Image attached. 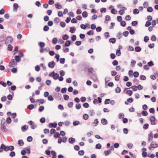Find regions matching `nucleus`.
Returning a JSON list of instances; mask_svg holds the SVG:
<instances>
[{
	"mask_svg": "<svg viewBox=\"0 0 158 158\" xmlns=\"http://www.w3.org/2000/svg\"><path fill=\"white\" fill-rule=\"evenodd\" d=\"M23 56V54L22 52H20L18 55L15 56L14 58L17 62H19L21 61V58Z\"/></svg>",
	"mask_w": 158,
	"mask_h": 158,
	"instance_id": "f257e3e1",
	"label": "nucleus"
},
{
	"mask_svg": "<svg viewBox=\"0 0 158 158\" xmlns=\"http://www.w3.org/2000/svg\"><path fill=\"white\" fill-rule=\"evenodd\" d=\"M49 76L52 77L55 80H56L59 78V75L57 73H55L54 71L52 72L49 74Z\"/></svg>",
	"mask_w": 158,
	"mask_h": 158,
	"instance_id": "f03ea898",
	"label": "nucleus"
},
{
	"mask_svg": "<svg viewBox=\"0 0 158 158\" xmlns=\"http://www.w3.org/2000/svg\"><path fill=\"white\" fill-rule=\"evenodd\" d=\"M17 62L15 61L14 59H12L9 63V66L10 67H13L16 66Z\"/></svg>",
	"mask_w": 158,
	"mask_h": 158,
	"instance_id": "7ed1b4c3",
	"label": "nucleus"
},
{
	"mask_svg": "<svg viewBox=\"0 0 158 158\" xmlns=\"http://www.w3.org/2000/svg\"><path fill=\"white\" fill-rule=\"evenodd\" d=\"M13 40V38L10 36H8L6 40L5 44H8L11 43Z\"/></svg>",
	"mask_w": 158,
	"mask_h": 158,
	"instance_id": "20e7f679",
	"label": "nucleus"
},
{
	"mask_svg": "<svg viewBox=\"0 0 158 158\" xmlns=\"http://www.w3.org/2000/svg\"><path fill=\"white\" fill-rule=\"evenodd\" d=\"M102 102V98L100 97H98V99L95 98L93 101V102L94 104H96L98 103H101Z\"/></svg>",
	"mask_w": 158,
	"mask_h": 158,
	"instance_id": "39448f33",
	"label": "nucleus"
},
{
	"mask_svg": "<svg viewBox=\"0 0 158 158\" xmlns=\"http://www.w3.org/2000/svg\"><path fill=\"white\" fill-rule=\"evenodd\" d=\"M155 118L154 116H151V117L150 120L151 121V124L152 125H155L156 124V123L155 122Z\"/></svg>",
	"mask_w": 158,
	"mask_h": 158,
	"instance_id": "423d86ee",
	"label": "nucleus"
},
{
	"mask_svg": "<svg viewBox=\"0 0 158 158\" xmlns=\"http://www.w3.org/2000/svg\"><path fill=\"white\" fill-rule=\"evenodd\" d=\"M55 65V63L53 61L49 62L48 64V66L51 68H53Z\"/></svg>",
	"mask_w": 158,
	"mask_h": 158,
	"instance_id": "0eeeda50",
	"label": "nucleus"
},
{
	"mask_svg": "<svg viewBox=\"0 0 158 158\" xmlns=\"http://www.w3.org/2000/svg\"><path fill=\"white\" fill-rule=\"evenodd\" d=\"M151 145L152 146V148H156L158 147V144L154 141L152 142L151 143Z\"/></svg>",
	"mask_w": 158,
	"mask_h": 158,
	"instance_id": "6e6552de",
	"label": "nucleus"
},
{
	"mask_svg": "<svg viewBox=\"0 0 158 158\" xmlns=\"http://www.w3.org/2000/svg\"><path fill=\"white\" fill-rule=\"evenodd\" d=\"M101 122L103 125H106L108 123L107 120L104 118H103L101 119Z\"/></svg>",
	"mask_w": 158,
	"mask_h": 158,
	"instance_id": "1a4fd4ad",
	"label": "nucleus"
},
{
	"mask_svg": "<svg viewBox=\"0 0 158 158\" xmlns=\"http://www.w3.org/2000/svg\"><path fill=\"white\" fill-rule=\"evenodd\" d=\"M57 126V124L56 123H50L48 125V127L50 128H51L52 127L55 128Z\"/></svg>",
	"mask_w": 158,
	"mask_h": 158,
	"instance_id": "9d476101",
	"label": "nucleus"
},
{
	"mask_svg": "<svg viewBox=\"0 0 158 158\" xmlns=\"http://www.w3.org/2000/svg\"><path fill=\"white\" fill-rule=\"evenodd\" d=\"M153 138V133L152 132H151L150 134L148 135V140L149 141L150 140H152Z\"/></svg>",
	"mask_w": 158,
	"mask_h": 158,
	"instance_id": "9b49d317",
	"label": "nucleus"
},
{
	"mask_svg": "<svg viewBox=\"0 0 158 158\" xmlns=\"http://www.w3.org/2000/svg\"><path fill=\"white\" fill-rule=\"evenodd\" d=\"M38 45L41 48H43L45 45V44L43 42H39Z\"/></svg>",
	"mask_w": 158,
	"mask_h": 158,
	"instance_id": "f8f14e48",
	"label": "nucleus"
},
{
	"mask_svg": "<svg viewBox=\"0 0 158 158\" xmlns=\"http://www.w3.org/2000/svg\"><path fill=\"white\" fill-rule=\"evenodd\" d=\"M33 122L31 121H30V125H31V128L32 129H34L37 126L36 125L33 124Z\"/></svg>",
	"mask_w": 158,
	"mask_h": 158,
	"instance_id": "ddd939ff",
	"label": "nucleus"
},
{
	"mask_svg": "<svg viewBox=\"0 0 158 158\" xmlns=\"http://www.w3.org/2000/svg\"><path fill=\"white\" fill-rule=\"evenodd\" d=\"M55 5L56 7L58 9H61L62 7V6L60 5L58 3L55 4Z\"/></svg>",
	"mask_w": 158,
	"mask_h": 158,
	"instance_id": "4468645a",
	"label": "nucleus"
},
{
	"mask_svg": "<svg viewBox=\"0 0 158 158\" xmlns=\"http://www.w3.org/2000/svg\"><path fill=\"white\" fill-rule=\"evenodd\" d=\"M69 143H73L75 142V139L72 137L70 138L69 139Z\"/></svg>",
	"mask_w": 158,
	"mask_h": 158,
	"instance_id": "2eb2a0df",
	"label": "nucleus"
},
{
	"mask_svg": "<svg viewBox=\"0 0 158 158\" xmlns=\"http://www.w3.org/2000/svg\"><path fill=\"white\" fill-rule=\"evenodd\" d=\"M28 127L26 125H25L24 126H23L22 128L21 129L23 131H26V130L28 129Z\"/></svg>",
	"mask_w": 158,
	"mask_h": 158,
	"instance_id": "dca6fc26",
	"label": "nucleus"
},
{
	"mask_svg": "<svg viewBox=\"0 0 158 158\" xmlns=\"http://www.w3.org/2000/svg\"><path fill=\"white\" fill-rule=\"evenodd\" d=\"M76 30V29L74 27H71L70 28L69 31L71 33H74Z\"/></svg>",
	"mask_w": 158,
	"mask_h": 158,
	"instance_id": "f3484780",
	"label": "nucleus"
},
{
	"mask_svg": "<svg viewBox=\"0 0 158 158\" xmlns=\"http://www.w3.org/2000/svg\"><path fill=\"white\" fill-rule=\"evenodd\" d=\"M106 19H105V23H107V22L110 20V16L108 15H107L106 16Z\"/></svg>",
	"mask_w": 158,
	"mask_h": 158,
	"instance_id": "a211bd4d",
	"label": "nucleus"
},
{
	"mask_svg": "<svg viewBox=\"0 0 158 158\" xmlns=\"http://www.w3.org/2000/svg\"><path fill=\"white\" fill-rule=\"evenodd\" d=\"M1 129L2 131L4 132H6L7 131L5 126L3 125L1 126Z\"/></svg>",
	"mask_w": 158,
	"mask_h": 158,
	"instance_id": "6ab92c4d",
	"label": "nucleus"
},
{
	"mask_svg": "<svg viewBox=\"0 0 158 158\" xmlns=\"http://www.w3.org/2000/svg\"><path fill=\"white\" fill-rule=\"evenodd\" d=\"M98 123L99 121H98V119L97 118L96 119L94 120V122L93 123V126H96L98 125Z\"/></svg>",
	"mask_w": 158,
	"mask_h": 158,
	"instance_id": "aec40b11",
	"label": "nucleus"
},
{
	"mask_svg": "<svg viewBox=\"0 0 158 158\" xmlns=\"http://www.w3.org/2000/svg\"><path fill=\"white\" fill-rule=\"evenodd\" d=\"M18 144L20 146H22L24 144V143L22 140L20 139L18 141Z\"/></svg>",
	"mask_w": 158,
	"mask_h": 158,
	"instance_id": "412c9836",
	"label": "nucleus"
},
{
	"mask_svg": "<svg viewBox=\"0 0 158 158\" xmlns=\"http://www.w3.org/2000/svg\"><path fill=\"white\" fill-rule=\"evenodd\" d=\"M70 41L69 40H67L66 41L64 46V47H65V46H69L70 45Z\"/></svg>",
	"mask_w": 158,
	"mask_h": 158,
	"instance_id": "4be33fe9",
	"label": "nucleus"
},
{
	"mask_svg": "<svg viewBox=\"0 0 158 158\" xmlns=\"http://www.w3.org/2000/svg\"><path fill=\"white\" fill-rule=\"evenodd\" d=\"M82 16L84 18H86L88 16V13L86 11L83 12L82 14Z\"/></svg>",
	"mask_w": 158,
	"mask_h": 158,
	"instance_id": "5701e85b",
	"label": "nucleus"
},
{
	"mask_svg": "<svg viewBox=\"0 0 158 158\" xmlns=\"http://www.w3.org/2000/svg\"><path fill=\"white\" fill-rule=\"evenodd\" d=\"M51 153L52 155V158H56V152L53 151H51Z\"/></svg>",
	"mask_w": 158,
	"mask_h": 158,
	"instance_id": "b1692460",
	"label": "nucleus"
},
{
	"mask_svg": "<svg viewBox=\"0 0 158 158\" xmlns=\"http://www.w3.org/2000/svg\"><path fill=\"white\" fill-rule=\"evenodd\" d=\"M6 122L8 124H10L11 123V119L10 117H8L7 118Z\"/></svg>",
	"mask_w": 158,
	"mask_h": 158,
	"instance_id": "393cba45",
	"label": "nucleus"
},
{
	"mask_svg": "<svg viewBox=\"0 0 158 158\" xmlns=\"http://www.w3.org/2000/svg\"><path fill=\"white\" fill-rule=\"evenodd\" d=\"M62 38L64 40H66L69 38V36L67 35H63Z\"/></svg>",
	"mask_w": 158,
	"mask_h": 158,
	"instance_id": "a878e982",
	"label": "nucleus"
},
{
	"mask_svg": "<svg viewBox=\"0 0 158 158\" xmlns=\"http://www.w3.org/2000/svg\"><path fill=\"white\" fill-rule=\"evenodd\" d=\"M89 115L87 114H85L83 116V118L85 120L88 119Z\"/></svg>",
	"mask_w": 158,
	"mask_h": 158,
	"instance_id": "bb28decb",
	"label": "nucleus"
},
{
	"mask_svg": "<svg viewBox=\"0 0 158 158\" xmlns=\"http://www.w3.org/2000/svg\"><path fill=\"white\" fill-rule=\"evenodd\" d=\"M153 8L152 7L149 6L148 7L147 9V10L148 12H151L153 11Z\"/></svg>",
	"mask_w": 158,
	"mask_h": 158,
	"instance_id": "cd10ccee",
	"label": "nucleus"
},
{
	"mask_svg": "<svg viewBox=\"0 0 158 158\" xmlns=\"http://www.w3.org/2000/svg\"><path fill=\"white\" fill-rule=\"evenodd\" d=\"M139 13V10L137 9H135L133 11V13L134 14H137Z\"/></svg>",
	"mask_w": 158,
	"mask_h": 158,
	"instance_id": "c85d7f7f",
	"label": "nucleus"
},
{
	"mask_svg": "<svg viewBox=\"0 0 158 158\" xmlns=\"http://www.w3.org/2000/svg\"><path fill=\"white\" fill-rule=\"evenodd\" d=\"M135 50L136 52H139L141 50V49L139 47H136L135 48Z\"/></svg>",
	"mask_w": 158,
	"mask_h": 158,
	"instance_id": "c756f323",
	"label": "nucleus"
},
{
	"mask_svg": "<svg viewBox=\"0 0 158 158\" xmlns=\"http://www.w3.org/2000/svg\"><path fill=\"white\" fill-rule=\"evenodd\" d=\"M109 41L110 43H114L115 42L116 40L115 38H110L109 39Z\"/></svg>",
	"mask_w": 158,
	"mask_h": 158,
	"instance_id": "7c9ffc66",
	"label": "nucleus"
},
{
	"mask_svg": "<svg viewBox=\"0 0 158 158\" xmlns=\"http://www.w3.org/2000/svg\"><path fill=\"white\" fill-rule=\"evenodd\" d=\"M111 152V151L110 150H108L107 151H105L104 152L105 155L107 156L109 155V154Z\"/></svg>",
	"mask_w": 158,
	"mask_h": 158,
	"instance_id": "2f4dec72",
	"label": "nucleus"
},
{
	"mask_svg": "<svg viewBox=\"0 0 158 158\" xmlns=\"http://www.w3.org/2000/svg\"><path fill=\"white\" fill-rule=\"evenodd\" d=\"M13 48L12 46L10 44L8 45V50L10 51H11L12 50Z\"/></svg>",
	"mask_w": 158,
	"mask_h": 158,
	"instance_id": "473e14b6",
	"label": "nucleus"
},
{
	"mask_svg": "<svg viewBox=\"0 0 158 158\" xmlns=\"http://www.w3.org/2000/svg\"><path fill=\"white\" fill-rule=\"evenodd\" d=\"M60 22V19L58 17L55 18L54 22L55 23H58Z\"/></svg>",
	"mask_w": 158,
	"mask_h": 158,
	"instance_id": "72a5a7b5",
	"label": "nucleus"
},
{
	"mask_svg": "<svg viewBox=\"0 0 158 158\" xmlns=\"http://www.w3.org/2000/svg\"><path fill=\"white\" fill-rule=\"evenodd\" d=\"M5 39V37L3 35H2L0 36V41H3Z\"/></svg>",
	"mask_w": 158,
	"mask_h": 158,
	"instance_id": "f704fd0d",
	"label": "nucleus"
},
{
	"mask_svg": "<svg viewBox=\"0 0 158 158\" xmlns=\"http://www.w3.org/2000/svg\"><path fill=\"white\" fill-rule=\"evenodd\" d=\"M83 106L86 108H88L89 106V105L88 103L85 102L84 103L83 105Z\"/></svg>",
	"mask_w": 158,
	"mask_h": 158,
	"instance_id": "c9c22d12",
	"label": "nucleus"
},
{
	"mask_svg": "<svg viewBox=\"0 0 158 158\" xmlns=\"http://www.w3.org/2000/svg\"><path fill=\"white\" fill-rule=\"evenodd\" d=\"M60 25L62 27H65L66 24L65 22L61 21L60 23Z\"/></svg>",
	"mask_w": 158,
	"mask_h": 158,
	"instance_id": "e433bc0d",
	"label": "nucleus"
},
{
	"mask_svg": "<svg viewBox=\"0 0 158 158\" xmlns=\"http://www.w3.org/2000/svg\"><path fill=\"white\" fill-rule=\"evenodd\" d=\"M48 99L50 101H52L54 100V98L51 95H49L48 97Z\"/></svg>",
	"mask_w": 158,
	"mask_h": 158,
	"instance_id": "4c0bfd02",
	"label": "nucleus"
},
{
	"mask_svg": "<svg viewBox=\"0 0 158 158\" xmlns=\"http://www.w3.org/2000/svg\"><path fill=\"white\" fill-rule=\"evenodd\" d=\"M94 34V31L92 30H90L87 32V34L89 35H93Z\"/></svg>",
	"mask_w": 158,
	"mask_h": 158,
	"instance_id": "58836bf2",
	"label": "nucleus"
},
{
	"mask_svg": "<svg viewBox=\"0 0 158 158\" xmlns=\"http://www.w3.org/2000/svg\"><path fill=\"white\" fill-rule=\"evenodd\" d=\"M57 39L56 38H54L52 40V43L53 44H55L57 43Z\"/></svg>",
	"mask_w": 158,
	"mask_h": 158,
	"instance_id": "ea45409f",
	"label": "nucleus"
},
{
	"mask_svg": "<svg viewBox=\"0 0 158 158\" xmlns=\"http://www.w3.org/2000/svg\"><path fill=\"white\" fill-rule=\"evenodd\" d=\"M40 121L42 123H44L45 122V118L44 117L41 118L40 119Z\"/></svg>",
	"mask_w": 158,
	"mask_h": 158,
	"instance_id": "a19ab883",
	"label": "nucleus"
},
{
	"mask_svg": "<svg viewBox=\"0 0 158 158\" xmlns=\"http://www.w3.org/2000/svg\"><path fill=\"white\" fill-rule=\"evenodd\" d=\"M139 75V73L138 72L136 71L134 73L133 75L134 77H138Z\"/></svg>",
	"mask_w": 158,
	"mask_h": 158,
	"instance_id": "79ce46f5",
	"label": "nucleus"
},
{
	"mask_svg": "<svg viewBox=\"0 0 158 158\" xmlns=\"http://www.w3.org/2000/svg\"><path fill=\"white\" fill-rule=\"evenodd\" d=\"M102 145L100 143L97 144L96 146V148L98 149H100L101 148Z\"/></svg>",
	"mask_w": 158,
	"mask_h": 158,
	"instance_id": "37998d69",
	"label": "nucleus"
},
{
	"mask_svg": "<svg viewBox=\"0 0 158 158\" xmlns=\"http://www.w3.org/2000/svg\"><path fill=\"white\" fill-rule=\"evenodd\" d=\"M84 154V152L83 150H80L78 152V154L81 156L83 155Z\"/></svg>",
	"mask_w": 158,
	"mask_h": 158,
	"instance_id": "c03bdc74",
	"label": "nucleus"
},
{
	"mask_svg": "<svg viewBox=\"0 0 158 158\" xmlns=\"http://www.w3.org/2000/svg\"><path fill=\"white\" fill-rule=\"evenodd\" d=\"M141 113L144 116H147L148 114L147 112L146 111L144 110Z\"/></svg>",
	"mask_w": 158,
	"mask_h": 158,
	"instance_id": "a18cd8bd",
	"label": "nucleus"
},
{
	"mask_svg": "<svg viewBox=\"0 0 158 158\" xmlns=\"http://www.w3.org/2000/svg\"><path fill=\"white\" fill-rule=\"evenodd\" d=\"M65 59L64 58H61L60 59V63L61 64H64L65 62Z\"/></svg>",
	"mask_w": 158,
	"mask_h": 158,
	"instance_id": "49530a36",
	"label": "nucleus"
},
{
	"mask_svg": "<svg viewBox=\"0 0 158 158\" xmlns=\"http://www.w3.org/2000/svg\"><path fill=\"white\" fill-rule=\"evenodd\" d=\"M49 27L48 26H45L44 28V30L45 31H47L48 30Z\"/></svg>",
	"mask_w": 158,
	"mask_h": 158,
	"instance_id": "de8ad7c7",
	"label": "nucleus"
},
{
	"mask_svg": "<svg viewBox=\"0 0 158 158\" xmlns=\"http://www.w3.org/2000/svg\"><path fill=\"white\" fill-rule=\"evenodd\" d=\"M140 78L141 80H144L146 79V77L143 75H141L140 77Z\"/></svg>",
	"mask_w": 158,
	"mask_h": 158,
	"instance_id": "09e8293b",
	"label": "nucleus"
},
{
	"mask_svg": "<svg viewBox=\"0 0 158 158\" xmlns=\"http://www.w3.org/2000/svg\"><path fill=\"white\" fill-rule=\"evenodd\" d=\"M120 77V76L119 75H117L115 77V80L117 81H118Z\"/></svg>",
	"mask_w": 158,
	"mask_h": 158,
	"instance_id": "8fccbe9b",
	"label": "nucleus"
},
{
	"mask_svg": "<svg viewBox=\"0 0 158 158\" xmlns=\"http://www.w3.org/2000/svg\"><path fill=\"white\" fill-rule=\"evenodd\" d=\"M121 53L120 49H118L116 52V54L119 56L120 55Z\"/></svg>",
	"mask_w": 158,
	"mask_h": 158,
	"instance_id": "3c124183",
	"label": "nucleus"
},
{
	"mask_svg": "<svg viewBox=\"0 0 158 158\" xmlns=\"http://www.w3.org/2000/svg\"><path fill=\"white\" fill-rule=\"evenodd\" d=\"M127 93L129 96H131L132 94V91L131 90H127Z\"/></svg>",
	"mask_w": 158,
	"mask_h": 158,
	"instance_id": "603ef678",
	"label": "nucleus"
},
{
	"mask_svg": "<svg viewBox=\"0 0 158 158\" xmlns=\"http://www.w3.org/2000/svg\"><path fill=\"white\" fill-rule=\"evenodd\" d=\"M148 156L149 157H151V158H154L155 156V155L154 154H152L149 153L148 155Z\"/></svg>",
	"mask_w": 158,
	"mask_h": 158,
	"instance_id": "864d4df0",
	"label": "nucleus"
},
{
	"mask_svg": "<svg viewBox=\"0 0 158 158\" xmlns=\"http://www.w3.org/2000/svg\"><path fill=\"white\" fill-rule=\"evenodd\" d=\"M120 23L121 25L123 27H125L126 25V23L124 21H121Z\"/></svg>",
	"mask_w": 158,
	"mask_h": 158,
	"instance_id": "5fc2aeb1",
	"label": "nucleus"
},
{
	"mask_svg": "<svg viewBox=\"0 0 158 158\" xmlns=\"http://www.w3.org/2000/svg\"><path fill=\"white\" fill-rule=\"evenodd\" d=\"M76 108L77 109H79L81 108V104L79 103H78L76 104Z\"/></svg>",
	"mask_w": 158,
	"mask_h": 158,
	"instance_id": "6e6d98bb",
	"label": "nucleus"
},
{
	"mask_svg": "<svg viewBox=\"0 0 158 158\" xmlns=\"http://www.w3.org/2000/svg\"><path fill=\"white\" fill-rule=\"evenodd\" d=\"M118 64V61L116 60H114L112 62L114 66L117 65Z\"/></svg>",
	"mask_w": 158,
	"mask_h": 158,
	"instance_id": "4d7b16f0",
	"label": "nucleus"
},
{
	"mask_svg": "<svg viewBox=\"0 0 158 158\" xmlns=\"http://www.w3.org/2000/svg\"><path fill=\"white\" fill-rule=\"evenodd\" d=\"M77 20L75 18H73L71 21V22L72 23H76L77 22Z\"/></svg>",
	"mask_w": 158,
	"mask_h": 158,
	"instance_id": "13d9d810",
	"label": "nucleus"
},
{
	"mask_svg": "<svg viewBox=\"0 0 158 158\" xmlns=\"http://www.w3.org/2000/svg\"><path fill=\"white\" fill-rule=\"evenodd\" d=\"M115 91L117 93H119L121 91L120 88L119 87H117L115 89Z\"/></svg>",
	"mask_w": 158,
	"mask_h": 158,
	"instance_id": "bf43d9fd",
	"label": "nucleus"
},
{
	"mask_svg": "<svg viewBox=\"0 0 158 158\" xmlns=\"http://www.w3.org/2000/svg\"><path fill=\"white\" fill-rule=\"evenodd\" d=\"M144 41L145 42H147L149 40V38L148 36H146L144 37Z\"/></svg>",
	"mask_w": 158,
	"mask_h": 158,
	"instance_id": "052dcab7",
	"label": "nucleus"
},
{
	"mask_svg": "<svg viewBox=\"0 0 158 158\" xmlns=\"http://www.w3.org/2000/svg\"><path fill=\"white\" fill-rule=\"evenodd\" d=\"M64 100H68L69 99V97L68 95L67 94H64Z\"/></svg>",
	"mask_w": 158,
	"mask_h": 158,
	"instance_id": "680f3d73",
	"label": "nucleus"
},
{
	"mask_svg": "<svg viewBox=\"0 0 158 158\" xmlns=\"http://www.w3.org/2000/svg\"><path fill=\"white\" fill-rule=\"evenodd\" d=\"M151 40L152 41H155L156 40V37L154 35H152L151 37Z\"/></svg>",
	"mask_w": 158,
	"mask_h": 158,
	"instance_id": "e2e57ef3",
	"label": "nucleus"
},
{
	"mask_svg": "<svg viewBox=\"0 0 158 158\" xmlns=\"http://www.w3.org/2000/svg\"><path fill=\"white\" fill-rule=\"evenodd\" d=\"M133 99L132 98H131L127 99V101L128 102L131 103L133 101Z\"/></svg>",
	"mask_w": 158,
	"mask_h": 158,
	"instance_id": "0e129e2a",
	"label": "nucleus"
},
{
	"mask_svg": "<svg viewBox=\"0 0 158 158\" xmlns=\"http://www.w3.org/2000/svg\"><path fill=\"white\" fill-rule=\"evenodd\" d=\"M128 50L129 51H133L134 50V48L132 46H129V47L128 48Z\"/></svg>",
	"mask_w": 158,
	"mask_h": 158,
	"instance_id": "69168bd1",
	"label": "nucleus"
},
{
	"mask_svg": "<svg viewBox=\"0 0 158 158\" xmlns=\"http://www.w3.org/2000/svg\"><path fill=\"white\" fill-rule=\"evenodd\" d=\"M80 123V122L79 121H76L73 122V125L74 126H76L78 125Z\"/></svg>",
	"mask_w": 158,
	"mask_h": 158,
	"instance_id": "338daca9",
	"label": "nucleus"
},
{
	"mask_svg": "<svg viewBox=\"0 0 158 158\" xmlns=\"http://www.w3.org/2000/svg\"><path fill=\"white\" fill-rule=\"evenodd\" d=\"M35 69L36 71H39L40 70V67L39 65H36L35 68Z\"/></svg>",
	"mask_w": 158,
	"mask_h": 158,
	"instance_id": "774afa93",
	"label": "nucleus"
}]
</instances>
